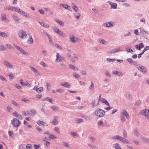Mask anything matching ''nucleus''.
Listing matches in <instances>:
<instances>
[{
    "label": "nucleus",
    "instance_id": "1",
    "mask_svg": "<svg viewBox=\"0 0 149 149\" xmlns=\"http://www.w3.org/2000/svg\"><path fill=\"white\" fill-rule=\"evenodd\" d=\"M94 113L96 116L100 118L103 117L105 114V112L104 110L99 108L96 110Z\"/></svg>",
    "mask_w": 149,
    "mask_h": 149
},
{
    "label": "nucleus",
    "instance_id": "2",
    "mask_svg": "<svg viewBox=\"0 0 149 149\" xmlns=\"http://www.w3.org/2000/svg\"><path fill=\"white\" fill-rule=\"evenodd\" d=\"M21 122L15 118H14L11 120V124L15 127H17L21 124Z\"/></svg>",
    "mask_w": 149,
    "mask_h": 149
},
{
    "label": "nucleus",
    "instance_id": "3",
    "mask_svg": "<svg viewBox=\"0 0 149 149\" xmlns=\"http://www.w3.org/2000/svg\"><path fill=\"white\" fill-rule=\"evenodd\" d=\"M18 35L19 37L21 39H22L24 38H26L27 36V35L26 34L24 31L22 30H21L19 31Z\"/></svg>",
    "mask_w": 149,
    "mask_h": 149
},
{
    "label": "nucleus",
    "instance_id": "4",
    "mask_svg": "<svg viewBox=\"0 0 149 149\" xmlns=\"http://www.w3.org/2000/svg\"><path fill=\"white\" fill-rule=\"evenodd\" d=\"M114 22H106L103 23L102 26L104 27H107L112 28L113 26V23Z\"/></svg>",
    "mask_w": 149,
    "mask_h": 149
},
{
    "label": "nucleus",
    "instance_id": "5",
    "mask_svg": "<svg viewBox=\"0 0 149 149\" xmlns=\"http://www.w3.org/2000/svg\"><path fill=\"white\" fill-rule=\"evenodd\" d=\"M36 110L34 109H30L27 111V115L29 116H33L36 114Z\"/></svg>",
    "mask_w": 149,
    "mask_h": 149
},
{
    "label": "nucleus",
    "instance_id": "6",
    "mask_svg": "<svg viewBox=\"0 0 149 149\" xmlns=\"http://www.w3.org/2000/svg\"><path fill=\"white\" fill-rule=\"evenodd\" d=\"M137 65L136 68L141 71L143 72L144 73H145L146 72V70L145 68L141 65L139 64Z\"/></svg>",
    "mask_w": 149,
    "mask_h": 149
},
{
    "label": "nucleus",
    "instance_id": "7",
    "mask_svg": "<svg viewBox=\"0 0 149 149\" xmlns=\"http://www.w3.org/2000/svg\"><path fill=\"white\" fill-rule=\"evenodd\" d=\"M121 49L120 48L118 49H112L110 50L107 52L108 54H112L114 53L120 51Z\"/></svg>",
    "mask_w": 149,
    "mask_h": 149
},
{
    "label": "nucleus",
    "instance_id": "8",
    "mask_svg": "<svg viewBox=\"0 0 149 149\" xmlns=\"http://www.w3.org/2000/svg\"><path fill=\"white\" fill-rule=\"evenodd\" d=\"M119 141L125 144H129L130 143L129 141L127 139L121 136H120Z\"/></svg>",
    "mask_w": 149,
    "mask_h": 149
},
{
    "label": "nucleus",
    "instance_id": "9",
    "mask_svg": "<svg viewBox=\"0 0 149 149\" xmlns=\"http://www.w3.org/2000/svg\"><path fill=\"white\" fill-rule=\"evenodd\" d=\"M70 40L72 43H75L76 42L78 38L76 37H74L73 35H70L69 36Z\"/></svg>",
    "mask_w": 149,
    "mask_h": 149
},
{
    "label": "nucleus",
    "instance_id": "10",
    "mask_svg": "<svg viewBox=\"0 0 149 149\" xmlns=\"http://www.w3.org/2000/svg\"><path fill=\"white\" fill-rule=\"evenodd\" d=\"M149 111L147 109L143 110L140 112V113L142 115H144L145 116L148 114Z\"/></svg>",
    "mask_w": 149,
    "mask_h": 149
},
{
    "label": "nucleus",
    "instance_id": "11",
    "mask_svg": "<svg viewBox=\"0 0 149 149\" xmlns=\"http://www.w3.org/2000/svg\"><path fill=\"white\" fill-rule=\"evenodd\" d=\"M13 115L15 116L16 117L22 120L23 117L22 115L19 114L17 111H15L13 113Z\"/></svg>",
    "mask_w": 149,
    "mask_h": 149
},
{
    "label": "nucleus",
    "instance_id": "12",
    "mask_svg": "<svg viewBox=\"0 0 149 149\" xmlns=\"http://www.w3.org/2000/svg\"><path fill=\"white\" fill-rule=\"evenodd\" d=\"M60 85L62 86H64L65 88H69L71 87V85L70 84L67 82H65V83H62L60 84Z\"/></svg>",
    "mask_w": 149,
    "mask_h": 149
},
{
    "label": "nucleus",
    "instance_id": "13",
    "mask_svg": "<svg viewBox=\"0 0 149 149\" xmlns=\"http://www.w3.org/2000/svg\"><path fill=\"white\" fill-rule=\"evenodd\" d=\"M122 115H123V116H125V117L127 119H129V115L128 113L125 110L123 109L121 112V113Z\"/></svg>",
    "mask_w": 149,
    "mask_h": 149
},
{
    "label": "nucleus",
    "instance_id": "14",
    "mask_svg": "<svg viewBox=\"0 0 149 149\" xmlns=\"http://www.w3.org/2000/svg\"><path fill=\"white\" fill-rule=\"evenodd\" d=\"M11 10L16 12L19 13H21L22 10L18 8L15 7H11Z\"/></svg>",
    "mask_w": 149,
    "mask_h": 149
},
{
    "label": "nucleus",
    "instance_id": "15",
    "mask_svg": "<svg viewBox=\"0 0 149 149\" xmlns=\"http://www.w3.org/2000/svg\"><path fill=\"white\" fill-rule=\"evenodd\" d=\"M59 6L60 7H62L63 8L68 10L70 11H71V10H70L71 9V7L70 6H69L67 4H60L59 5Z\"/></svg>",
    "mask_w": 149,
    "mask_h": 149
},
{
    "label": "nucleus",
    "instance_id": "16",
    "mask_svg": "<svg viewBox=\"0 0 149 149\" xmlns=\"http://www.w3.org/2000/svg\"><path fill=\"white\" fill-rule=\"evenodd\" d=\"M56 62H59L62 61V58L58 53H56Z\"/></svg>",
    "mask_w": 149,
    "mask_h": 149
},
{
    "label": "nucleus",
    "instance_id": "17",
    "mask_svg": "<svg viewBox=\"0 0 149 149\" xmlns=\"http://www.w3.org/2000/svg\"><path fill=\"white\" fill-rule=\"evenodd\" d=\"M1 17L3 21H5L7 23L9 21V20L6 18V15L5 13H3L1 14Z\"/></svg>",
    "mask_w": 149,
    "mask_h": 149
},
{
    "label": "nucleus",
    "instance_id": "18",
    "mask_svg": "<svg viewBox=\"0 0 149 149\" xmlns=\"http://www.w3.org/2000/svg\"><path fill=\"white\" fill-rule=\"evenodd\" d=\"M3 63L6 66L9 68H13V65L6 61H4Z\"/></svg>",
    "mask_w": 149,
    "mask_h": 149
},
{
    "label": "nucleus",
    "instance_id": "19",
    "mask_svg": "<svg viewBox=\"0 0 149 149\" xmlns=\"http://www.w3.org/2000/svg\"><path fill=\"white\" fill-rule=\"evenodd\" d=\"M112 73L114 75H118L119 77L122 76L123 75V74L122 73L116 71H113Z\"/></svg>",
    "mask_w": 149,
    "mask_h": 149
},
{
    "label": "nucleus",
    "instance_id": "20",
    "mask_svg": "<svg viewBox=\"0 0 149 149\" xmlns=\"http://www.w3.org/2000/svg\"><path fill=\"white\" fill-rule=\"evenodd\" d=\"M29 67L35 74H36L37 75L39 74L38 71L33 66L30 65L29 66Z\"/></svg>",
    "mask_w": 149,
    "mask_h": 149
},
{
    "label": "nucleus",
    "instance_id": "21",
    "mask_svg": "<svg viewBox=\"0 0 149 149\" xmlns=\"http://www.w3.org/2000/svg\"><path fill=\"white\" fill-rule=\"evenodd\" d=\"M56 118H58V117L56 116H55L54 119L52 122V124L54 125H57L58 123V121L56 120Z\"/></svg>",
    "mask_w": 149,
    "mask_h": 149
},
{
    "label": "nucleus",
    "instance_id": "22",
    "mask_svg": "<svg viewBox=\"0 0 149 149\" xmlns=\"http://www.w3.org/2000/svg\"><path fill=\"white\" fill-rule=\"evenodd\" d=\"M55 20L60 25L62 26H64V23L62 21L58 19H57V18H55Z\"/></svg>",
    "mask_w": 149,
    "mask_h": 149
},
{
    "label": "nucleus",
    "instance_id": "23",
    "mask_svg": "<svg viewBox=\"0 0 149 149\" xmlns=\"http://www.w3.org/2000/svg\"><path fill=\"white\" fill-rule=\"evenodd\" d=\"M33 39L31 36H30L29 37V38L27 40V42L29 44H32L33 43Z\"/></svg>",
    "mask_w": 149,
    "mask_h": 149
},
{
    "label": "nucleus",
    "instance_id": "24",
    "mask_svg": "<svg viewBox=\"0 0 149 149\" xmlns=\"http://www.w3.org/2000/svg\"><path fill=\"white\" fill-rule=\"evenodd\" d=\"M39 23L42 26L44 27L45 28H49L50 27L49 25L47 24H46L44 22H39Z\"/></svg>",
    "mask_w": 149,
    "mask_h": 149
},
{
    "label": "nucleus",
    "instance_id": "25",
    "mask_svg": "<svg viewBox=\"0 0 149 149\" xmlns=\"http://www.w3.org/2000/svg\"><path fill=\"white\" fill-rule=\"evenodd\" d=\"M0 36L3 37L7 38L8 37V35L3 32L0 31Z\"/></svg>",
    "mask_w": 149,
    "mask_h": 149
},
{
    "label": "nucleus",
    "instance_id": "26",
    "mask_svg": "<svg viewBox=\"0 0 149 149\" xmlns=\"http://www.w3.org/2000/svg\"><path fill=\"white\" fill-rule=\"evenodd\" d=\"M101 94H100L99 95L98 100L101 101L102 103H104L107 100L103 98H101Z\"/></svg>",
    "mask_w": 149,
    "mask_h": 149
},
{
    "label": "nucleus",
    "instance_id": "27",
    "mask_svg": "<svg viewBox=\"0 0 149 149\" xmlns=\"http://www.w3.org/2000/svg\"><path fill=\"white\" fill-rule=\"evenodd\" d=\"M72 8L74 9L75 12H77L78 11V8L74 3H72Z\"/></svg>",
    "mask_w": 149,
    "mask_h": 149
},
{
    "label": "nucleus",
    "instance_id": "28",
    "mask_svg": "<svg viewBox=\"0 0 149 149\" xmlns=\"http://www.w3.org/2000/svg\"><path fill=\"white\" fill-rule=\"evenodd\" d=\"M140 138L143 141L145 142H148L149 139L142 136H141Z\"/></svg>",
    "mask_w": 149,
    "mask_h": 149
},
{
    "label": "nucleus",
    "instance_id": "29",
    "mask_svg": "<svg viewBox=\"0 0 149 149\" xmlns=\"http://www.w3.org/2000/svg\"><path fill=\"white\" fill-rule=\"evenodd\" d=\"M69 67L71 69L74 70H78V69L75 66H74L72 64H70L69 65Z\"/></svg>",
    "mask_w": 149,
    "mask_h": 149
},
{
    "label": "nucleus",
    "instance_id": "30",
    "mask_svg": "<svg viewBox=\"0 0 149 149\" xmlns=\"http://www.w3.org/2000/svg\"><path fill=\"white\" fill-rule=\"evenodd\" d=\"M120 136L118 135L112 136H111V138L113 139H118L119 140Z\"/></svg>",
    "mask_w": 149,
    "mask_h": 149
},
{
    "label": "nucleus",
    "instance_id": "31",
    "mask_svg": "<svg viewBox=\"0 0 149 149\" xmlns=\"http://www.w3.org/2000/svg\"><path fill=\"white\" fill-rule=\"evenodd\" d=\"M36 123L39 125H42L43 126H44V124L45 123V122L42 121H41V120H38L36 122Z\"/></svg>",
    "mask_w": 149,
    "mask_h": 149
},
{
    "label": "nucleus",
    "instance_id": "32",
    "mask_svg": "<svg viewBox=\"0 0 149 149\" xmlns=\"http://www.w3.org/2000/svg\"><path fill=\"white\" fill-rule=\"evenodd\" d=\"M22 15H24L27 18H29L30 17L29 15L28 14L26 13L24 11H21V13Z\"/></svg>",
    "mask_w": 149,
    "mask_h": 149
},
{
    "label": "nucleus",
    "instance_id": "33",
    "mask_svg": "<svg viewBox=\"0 0 149 149\" xmlns=\"http://www.w3.org/2000/svg\"><path fill=\"white\" fill-rule=\"evenodd\" d=\"M98 42L103 44H105L106 43V42L102 38H100L98 40Z\"/></svg>",
    "mask_w": 149,
    "mask_h": 149
},
{
    "label": "nucleus",
    "instance_id": "34",
    "mask_svg": "<svg viewBox=\"0 0 149 149\" xmlns=\"http://www.w3.org/2000/svg\"><path fill=\"white\" fill-rule=\"evenodd\" d=\"M120 117L121 118V121L122 123L124 122L125 121L126 119L124 116L123 115H122L121 113Z\"/></svg>",
    "mask_w": 149,
    "mask_h": 149
},
{
    "label": "nucleus",
    "instance_id": "35",
    "mask_svg": "<svg viewBox=\"0 0 149 149\" xmlns=\"http://www.w3.org/2000/svg\"><path fill=\"white\" fill-rule=\"evenodd\" d=\"M111 8L113 9H116L117 8V5L116 3H112L111 4Z\"/></svg>",
    "mask_w": 149,
    "mask_h": 149
},
{
    "label": "nucleus",
    "instance_id": "36",
    "mask_svg": "<svg viewBox=\"0 0 149 149\" xmlns=\"http://www.w3.org/2000/svg\"><path fill=\"white\" fill-rule=\"evenodd\" d=\"M6 46L7 48L10 49H12L14 48L10 44H6Z\"/></svg>",
    "mask_w": 149,
    "mask_h": 149
},
{
    "label": "nucleus",
    "instance_id": "37",
    "mask_svg": "<svg viewBox=\"0 0 149 149\" xmlns=\"http://www.w3.org/2000/svg\"><path fill=\"white\" fill-rule=\"evenodd\" d=\"M19 51L22 54H23L24 55H28V53L25 52L23 49L22 48H21V49L19 50Z\"/></svg>",
    "mask_w": 149,
    "mask_h": 149
},
{
    "label": "nucleus",
    "instance_id": "38",
    "mask_svg": "<svg viewBox=\"0 0 149 149\" xmlns=\"http://www.w3.org/2000/svg\"><path fill=\"white\" fill-rule=\"evenodd\" d=\"M7 49L3 45H0V51H2L6 50Z\"/></svg>",
    "mask_w": 149,
    "mask_h": 149
},
{
    "label": "nucleus",
    "instance_id": "39",
    "mask_svg": "<svg viewBox=\"0 0 149 149\" xmlns=\"http://www.w3.org/2000/svg\"><path fill=\"white\" fill-rule=\"evenodd\" d=\"M114 147L116 149H121V147L118 143L115 144Z\"/></svg>",
    "mask_w": 149,
    "mask_h": 149
},
{
    "label": "nucleus",
    "instance_id": "40",
    "mask_svg": "<svg viewBox=\"0 0 149 149\" xmlns=\"http://www.w3.org/2000/svg\"><path fill=\"white\" fill-rule=\"evenodd\" d=\"M134 134L137 136H139V133L137 131V129H135L134 130Z\"/></svg>",
    "mask_w": 149,
    "mask_h": 149
},
{
    "label": "nucleus",
    "instance_id": "41",
    "mask_svg": "<svg viewBox=\"0 0 149 149\" xmlns=\"http://www.w3.org/2000/svg\"><path fill=\"white\" fill-rule=\"evenodd\" d=\"M37 92L38 93H40L42 92L43 90V88L42 87H40L38 88Z\"/></svg>",
    "mask_w": 149,
    "mask_h": 149
},
{
    "label": "nucleus",
    "instance_id": "42",
    "mask_svg": "<svg viewBox=\"0 0 149 149\" xmlns=\"http://www.w3.org/2000/svg\"><path fill=\"white\" fill-rule=\"evenodd\" d=\"M50 107L54 111H57L58 109L57 107L54 106H51Z\"/></svg>",
    "mask_w": 149,
    "mask_h": 149
},
{
    "label": "nucleus",
    "instance_id": "43",
    "mask_svg": "<svg viewBox=\"0 0 149 149\" xmlns=\"http://www.w3.org/2000/svg\"><path fill=\"white\" fill-rule=\"evenodd\" d=\"M7 109L8 112H10L13 109L10 106H7Z\"/></svg>",
    "mask_w": 149,
    "mask_h": 149
},
{
    "label": "nucleus",
    "instance_id": "44",
    "mask_svg": "<svg viewBox=\"0 0 149 149\" xmlns=\"http://www.w3.org/2000/svg\"><path fill=\"white\" fill-rule=\"evenodd\" d=\"M88 138L91 140L92 141H94L96 140L95 138L93 137L91 135H90L88 136Z\"/></svg>",
    "mask_w": 149,
    "mask_h": 149
},
{
    "label": "nucleus",
    "instance_id": "45",
    "mask_svg": "<svg viewBox=\"0 0 149 149\" xmlns=\"http://www.w3.org/2000/svg\"><path fill=\"white\" fill-rule=\"evenodd\" d=\"M44 101L46 100L47 101H49V102L52 103V100L49 97H47L43 100Z\"/></svg>",
    "mask_w": 149,
    "mask_h": 149
},
{
    "label": "nucleus",
    "instance_id": "46",
    "mask_svg": "<svg viewBox=\"0 0 149 149\" xmlns=\"http://www.w3.org/2000/svg\"><path fill=\"white\" fill-rule=\"evenodd\" d=\"M73 75H74V77L76 78H78L80 77L79 75L77 74L75 72H74L73 73Z\"/></svg>",
    "mask_w": 149,
    "mask_h": 149
},
{
    "label": "nucleus",
    "instance_id": "47",
    "mask_svg": "<svg viewBox=\"0 0 149 149\" xmlns=\"http://www.w3.org/2000/svg\"><path fill=\"white\" fill-rule=\"evenodd\" d=\"M141 103V101L140 100H139L137 101L135 104V105L139 106Z\"/></svg>",
    "mask_w": 149,
    "mask_h": 149
},
{
    "label": "nucleus",
    "instance_id": "48",
    "mask_svg": "<svg viewBox=\"0 0 149 149\" xmlns=\"http://www.w3.org/2000/svg\"><path fill=\"white\" fill-rule=\"evenodd\" d=\"M140 32L141 33L143 34H148L147 32L145 30L143 29H141L140 30Z\"/></svg>",
    "mask_w": 149,
    "mask_h": 149
},
{
    "label": "nucleus",
    "instance_id": "49",
    "mask_svg": "<svg viewBox=\"0 0 149 149\" xmlns=\"http://www.w3.org/2000/svg\"><path fill=\"white\" fill-rule=\"evenodd\" d=\"M13 17L16 22H17L19 21V19L15 16L13 15Z\"/></svg>",
    "mask_w": 149,
    "mask_h": 149
},
{
    "label": "nucleus",
    "instance_id": "50",
    "mask_svg": "<svg viewBox=\"0 0 149 149\" xmlns=\"http://www.w3.org/2000/svg\"><path fill=\"white\" fill-rule=\"evenodd\" d=\"M21 101H22L24 102H26L28 103H29V100L28 99H27L26 98H23L21 99Z\"/></svg>",
    "mask_w": 149,
    "mask_h": 149
},
{
    "label": "nucleus",
    "instance_id": "51",
    "mask_svg": "<svg viewBox=\"0 0 149 149\" xmlns=\"http://www.w3.org/2000/svg\"><path fill=\"white\" fill-rule=\"evenodd\" d=\"M58 34H59L62 37H65V36L64 33L61 31H60Z\"/></svg>",
    "mask_w": 149,
    "mask_h": 149
},
{
    "label": "nucleus",
    "instance_id": "52",
    "mask_svg": "<svg viewBox=\"0 0 149 149\" xmlns=\"http://www.w3.org/2000/svg\"><path fill=\"white\" fill-rule=\"evenodd\" d=\"M55 46L58 49L61 50L62 49V47L61 46L58 44H56Z\"/></svg>",
    "mask_w": 149,
    "mask_h": 149
},
{
    "label": "nucleus",
    "instance_id": "53",
    "mask_svg": "<svg viewBox=\"0 0 149 149\" xmlns=\"http://www.w3.org/2000/svg\"><path fill=\"white\" fill-rule=\"evenodd\" d=\"M46 86L47 87V89L49 90L51 86L49 83L47 82L46 83Z\"/></svg>",
    "mask_w": 149,
    "mask_h": 149
},
{
    "label": "nucleus",
    "instance_id": "54",
    "mask_svg": "<svg viewBox=\"0 0 149 149\" xmlns=\"http://www.w3.org/2000/svg\"><path fill=\"white\" fill-rule=\"evenodd\" d=\"M55 130L58 133V134H60V132L59 131V128L57 127H55Z\"/></svg>",
    "mask_w": 149,
    "mask_h": 149
},
{
    "label": "nucleus",
    "instance_id": "55",
    "mask_svg": "<svg viewBox=\"0 0 149 149\" xmlns=\"http://www.w3.org/2000/svg\"><path fill=\"white\" fill-rule=\"evenodd\" d=\"M13 45L17 49H18L19 51L21 48L20 47L18 46L16 44H13Z\"/></svg>",
    "mask_w": 149,
    "mask_h": 149
},
{
    "label": "nucleus",
    "instance_id": "56",
    "mask_svg": "<svg viewBox=\"0 0 149 149\" xmlns=\"http://www.w3.org/2000/svg\"><path fill=\"white\" fill-rule=\"evenodd\" d=\"M149 50V46H147L144 47L143 51L144 52H145L146 51H147Z\"/></svg>",
    "mask_w": 149,
    "mask_h": 149
},
{
    "label": "nucleus",
    "instance_id": "57",
    "mask_svg": "<svg viewBox=\"0 0 149 149\" xmlns=\"http://www.w3.org/2000/svg\"><path fill=\"white\" fill-rule=\"evenodd\" d=\"M26 148L27 149H31L32 148L31 145L30 144H28L26 146Z\"/></svg>",
    "mask_w": 149,
    "mask_h": 149
},
{
    "label": "nucleus",
    "instance_id": "58",
    "mask_svg": "<svg viewBox=\"0 0 149 149\" xmlns=\"http://www.w3.org/2000/svg\"><path fill=\"white\" fill-rule=\"evenodd\" d=\"M3 8L5 10H11L12 8L11 7H4Z\"/></svg>",
    "mask_w": 149,
    "mask_h": 149
},
{
    "label": "nucleus",
    "instance_id": "59",
    "mask_svg": "<svg viewBox=\"0 0 149 149\" xmlns=\"http://www.w3.org/2000/svg\"><path fill=\"white\" fill-rule=\"evenodd\" d=\"M22 113L23 116H28V115H27V111H23L22 112Z\"/></svg>",
    "mask_w": 149,
    "mask_h": 149
},
{
    "label": "nucleus",
    "instance_id": "60",
    "mask_svg": "<svg viewBox=\"0 0 149 149\" xmlns=\"http://www.w3.org/2000/svg\"><path fill=\"white\" fill-rule=\"evenodd\" d=\"M123 135L125 137H127V132L125 130H123Z\"/></svg>",
    "mask_w": 149,
    "mask_h": 149
},
{
    "label": "nucleus",
    "instance_id": "61",
    "mask_svg": "<svg viewBox=\"0 0 149 149\" xmlns=\"http://www.w3.org/2000/svg\"><path fill=\"white\" fill-rule=\"evenodd\" d=\"M63 143L64 146L67 148H68L70 147V146L68 143H66L65 142H63Z\"/></svg>",
    "mask_w": 149,
    "mask_h": 149
},
{
    "label": "nucleus",
    "instance_id": "62",
    "mask_svg": "<svg viewBox=\"0 0 149 149\" xmlns=\"http://www.w3.org/2000/svg\"><path fill=\"white\" fill-rule=\"evenodd\" d=\"M49 138L53 139L56 138V137H55V136L54 135L50 134L49 135Z\"/></svg>",
    "mask_w": 149,
    "mask_h": 149
},
{
    "label": "nucleus",
    "instance_id": "63",
    "mask_svg": "<svg viewBox=\"0 0 149 149\" xmlns=\"http://www.w3.org/2000/svg\"><path fill=\"white\" fill-rule=\"evenodd\" d=\"M77 123H79L83 121L82 119L80 118H77Z\"/></svg>",
    "mask_w": 149,
    "mask_h": 149
},
{
    "label": "nucleus",
    "instance_id": "64",
    "mask_svg": "<svg viewBox=\"0 0 149 149\" xmlns=\"http://www.w3.org/2000/svg\"><path fill=\"white\" fill-rule=\"evenodd\" d=\"M40 147V145H37L36 144L34 145V147L35 149H39Z\"/></svg>",
    "mask_w": 149,
    "mask_h": 149
}]
</instances>
